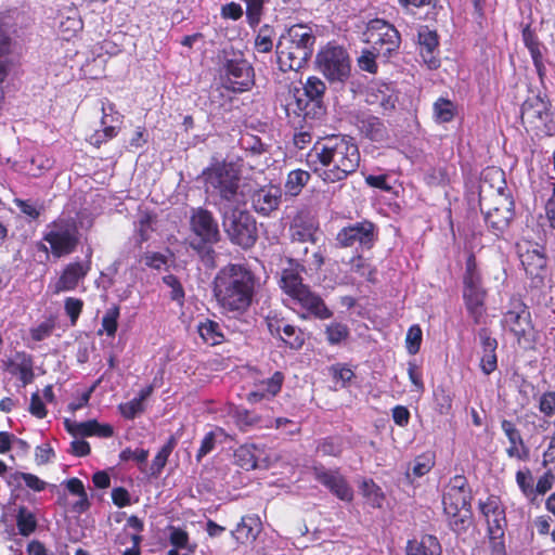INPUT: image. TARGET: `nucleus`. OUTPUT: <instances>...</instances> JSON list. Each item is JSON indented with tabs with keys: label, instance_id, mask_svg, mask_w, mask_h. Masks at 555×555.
Segmentation results:
<instances>
[{
	"label": "nucleus",
	"instance_id": "nucleus-35",
	"mask_svg": "<svg viewBox=\"0 0 555 555\" xmlns=\"http://www.w3.org/2000/svg\"><path fill=\"white\" fill-rule=\"evenodd\" d=\"M310 179L311 175L309 171L302 169H295L289 171L284 185L286 194L291 196L299 195Z\"/></svg>",
	"mask_w": 555,
	"mask_h": 555
},
{
	"label": "nucleus",
	"instance_id": "nucleus-62",
	"mask_svg": "<svg viewBox=\"0 0 555 555\" xmlns=\"http://www.w3.org/2000/svg\"><path fill=\"white\" fill-rule=\"evenodd\" d=\"M54 328V324L52 321L47 320L41 322L35 327L30 328V337L35 341H40L47 337H49Z\"/></svg>",
	"mask_w": 555,
	"mask_h": 555
},
{
	"label": "nucleus",
	"instance_id": "nucleus-13",
	"mask_svg": "<svg viewBox=\"0 0 555 555\" xmlns=\"http://www.w3.org/2000/svg\"><path fill=\"white\" fill-rule=\"evenodd\" d=\"M206 186L218 193L222 201L232 203L240 189V171L232 163L216 162L203 170Z\"/></svg>",
	"mask_w": 555,
	"mask_h": 555
},
{
	"label": "nucleus",
	"instance_id": "nucleus-29",
	"mask_svg": "<svg viewBox=\"0 0 555 555\" xmlns=\"http://www.w3.org/2000/svg\"><path fill=\"white\" fill-rule=\"evenodd\" d=\"M501 428L509 442V447L506 449L507 455L518 460L527 459L528 449L524 443L520 431L516 428L514 423L508 420H503L501 423Z\"/></svg>",
	"mask_w": 555,
	"mask_h": 555
},
{
	"label": "nucleus",
	"instance_id": "nucleus-55",
	"mask_svg": "<svg viewBox=\"0 0 555 555\" xmlns=\"http://www.w3.org/2000/svg\"><path fill=\"white\" fill-rule=\"evenodd\" d=\"M13 202L20 211L31 220H37L41 215V210H43L42 205L37 206L30 199L15 198Z\"/></svg>",
	"mask_w": 555,
	"mask_h": 555
},
{
	"label": "nucleus",
	"instance_id": "nucleus-15",
	"mask_svg": "<svg viewBox=\"0 0 555 555\" xmlns=\"http://www.w3.org/2000/svg\"><path fill=\"white\" fill-rule=\"evenodd\" d=\"M365 42L376 54L389 59L397 53L401 44V36L398 29L382 18L371 20L364 31Z\"/></svg>",
	"mask_w": 555,
	"mask_h": 555
},
{
	"label": "nucleus",
	"instance_id": "nucleus-59",
	"mask_svg": "<svg viewBox=\"0 0 555 555\" xmlns=\"http://www.w3.org/2000/svg\"><path fill=\"white\" fill-rule=\"evenodd\" d=\"M379 56L375 51L364 50L362 55L358 60L359 67L367 72L370 74H375L377 72L376 57Z\"/></svg>",
	"mask_w": 555,
	"mask_h": 555
},
{
	"label": "nucleus",
	"instance_id": "nucleus-17",
	"mask_svg": "<svg viewBox=\"0 0 555 555\" xmlns=\"http://www.w3.org/2000/svg\"><path fill=\"white\" fill-rule=\"evenodd\" d=\"M318 69L331 82H345L350 76V57L348 52L339 47L327 44L315 57Z\"/></svg>",
	"mask_w": 555,
	"mask_h": 555
},
{
	"label": "nucleus",
	"instance_id": "nucleus-42",
	"mask_svg": "<svg viewBox=\"0 0 555 555\" xmlns=\"http://www.w3.org/2000/svg\"><path fill=\"white\" fill-rule=\"evenodd\" d=\"M21 480H23L28 488L38 492L44 490L47 486V483L36 475L20 472H16L10 476L9 483L20 486Z\"/></svg>",
	"mask_w": 555,
	"mask_h": 555
},
{
	"label": "nucleus",
	"instance_id": "nucleus-46",
	"mask_svg": "<svg viewBox=\"0 0 555 555\" xmlns=\"http://www.w3.org/2000/svg\"><path fill=\"white\" fill-rule=\"evenodd\" d=\"M163 283L168 286L170 292V299L177 301L179 304H183L185 298L184 288L179 280V278L175 274H167L162 278Z\"/></svg>",
	"mask_w": 555,
	"mask_h": 555
},
{
	"label": "nucleus",
	"instance_id": "nucleus-11",
	"mask_svg": "<svg viewBox=\"0 0 555 555\" xmlns=\"http://www.w3.org/2000/svg\"><path fill=\"white\" fill-rule=\"evenodd\" d=\"M42 240L49 244L54 258L68 256L80 244L78 224L73 218L59 217L47 225Z\"/></svg>",
	"mask_w": 555,
	"mask_h": 555
},
{
	"label": "nucleus",
	"instance_id": "nucleus-48",
	"mask_svg": "<svg viewBox=\"0 0 555 555\" xmlns=\"http://www.w3.org/2000/svg\"><path fill=\"white\" fill-rule=\"evenodd\" d=\"M246 4V18L248 24L254 27L260 22L264 0H243Z\"/></svg>",
	"mask_w": 555,
	"mask_h": 555
},
{
	"label": "nucleus",
	"instance_id": "nucleus-28",
	"mask_svg": "<svg viewBox=\"0 0 555 555\" xmlns=\"http://www.w3.org/2000/svg\"><path fill=\"white\" fill-rule=\"evenodd\" d=\"M494 193H507L505 173L498 167H487L481 172V183L479 190V198L481 195Z\"/></svg>",
	"mask_w": 555,
	"mask_h": 555
},
{
	"label": "nucleus",
	"instance_id": "nucleus-41",
	"mask_svg": "<svg viewBox=\"0 0 555 555\" xmlns=\"http://www.w3.org/2000/svg\"><path fill=\"white\" fill-rule=\"evenodd\" d=\"M279 337L286 347H302L305 344V333L299 327L288 323L284 325Z\"/></svg>",
	"mask_w": 555,
	"mask_h": 555
},
{
	"label": "nucleus",
	"instance_id": "nucleus-57",
	"mask_svg": "<svg viewBox=\"0 0 555 555\" xmlns=\"http://www.w3.org/2000/svg\"><path fill=\"white\" fill-rule=\"evenodd\" d=\"M266 325L273 336H280L287 322L275 311H270L264 318Z\"/></svg>",
	"mask_w": 555,
	"mask_h": 555
},
{
	"label": "nucleus",
	"instance_id": "nucleus-45",
	"mask_svg": "<svg viewBox=\"0 0 555 555\" xmlns=\"http://www.w3.org/2000/svg\"><path fill=\"white\" fill-rule=\"evenodd\" d=\"M119 318V307L114 306L109 308L102 318V327L99 330V333H106L108 336H114L117 327Z\"/></svg>",
	"mask_w": 555,
	"mask_h": 555
},
{
	"label": "nucleus",
	"instance_id": "nucleus-40",
	"mask_svg": "<svg viewBox=\"0 0 555 555\" xmlns=\"http://www.w3.org/2000/svg\"><path fill=\"white\" fill-rule=\"evenodd\" d=\"M434 465H435V462H434V456L431 454H429V453L421 454L414 459L413 463L408 468L406 477L410 478L411 472L415 477H423L424 475H426L427 473H429L431 470Z\"/></svg>",
	"mask_w": 555,
	"mask_h": 555
},
{
	"label": "nucleus",
	"instance_id": "nucleus-7",
	"mask_svg": "<svg viewBox=\"0 0 555 555\" xmlns=\"http://www.w3.org/2000/svg\"><path fill=\"white\" fill-rule=\"evenodd\" d=\"M470 501L472 490L467 479L463 475L452 477L443 491L442 504L449 525L456 533L466 531L470 524Z\"/></svg>",
	"mask_w": 555,
	"mask_h": 555
},
{
	"label": "nucleus",
	"instance_id": "nucleus-51",
	"mask_svg": "<svg viewBox=\"0 0 555 555\" xmlns=\"http://www.w3.org/2000/svg\"><path fill=\"white\" fill-rule=\"evenodd\" d=\"M284 375L281 372H275L270 378L262 380L258 386L266 393V396H276L283 385Z\"/></svg>",
	"mask_w": 555,
	"mask_h": 555
},
{
	"label": "nucleus",
	"instance_id": "nucleus-14",
	"mask_svg": "<svg viewBox=\"0 0 555 555\" xmlns=\"http://www.w3.org/2000/svg\"><path fill=\"white\" fill-rule=\"evenodd\" d=\"M222 227L231 244L244 250L253 248L258 240L256 219L247 210L233 209L223 217Z\"/></svg>",
	"mask_w": 555,
	"mask_h": 555
},
{
	"label": "nucleus",
	"instance_id": "nucleus-30",
	"mask_svg": "<svg viewBox=\"0 0 555 555\" xmlns=\"http://www.w3.org/2000/svg\"><path fill=\"white\" fill-rule=\"evenodd\" d=\"M406 555H441V545L435 535L425 534L420 540L408 541Z\"/></svg>",
	"mask_w": 555,
	"mask_h": 555
},
{
	"label": "nucleus",
	"instance_id": "nucleus-8",
	"mask_svg": "<svg viewBox=\"0 0 555 555\" xmlns=\"http://www.w3.org/2000/svg\"><path fill=\"white\" fill-rule=\"evenodd\" d=\"M521 124L538 137L555 134V112L550 98L541 92L529 95L521 104Z\"/></svg>",
	"mask_w": 555,
	"mask_h": 555
},
{
	"label": "nucleus",
	"instance_id": "nucleus-5",
	"mask_svg": "<svg viewBox=\"0 0 555 555\" xmlns=\"http://www.w3.org/2000/svg\"><path fill=\"white\" fill-rule=\"evenodd\" d=\"M325 83L317 76L308 77L302 93H295L285 105L288 122L293 128H302L307 120L320 118L324 112Z\"/></svg>",
	"mask_w": 555,
	"mask_h": 555
},
{
	"label": "nucleus",
	"instance_id": "nucleus-3",
	"mask_svg": "<svg viewBox=\"0 0 555 555\" xmlns=\"http://www.w3.org/2000/svg\"><path fill=\"white\" fill-rule=\"evenodd\" d=\"M305 271L302 264L291 259L289 267L284 268L281 272V289L289 296L294 305L299 307L302 318L312 317L318 320L332 318L333 312L323 298L304 283L301 273Z\"/></svg>",
	"mask_w": 555,
	"mask_h": 555
},
{
	"label": "nucleus",
	"instance_id": "nucleus-32",
	"mask_svg": "<svg viewBox=\"0 0 555 555\" xmlns=\"http://www.w3.org/2000/svg\"><path fill=\"white\" fill-rule=\"evenodd\" d=\"M197 330L203 341L210 347L225 341L222 325L217 321L206 319L204 322L199 323Z\"/></svg>",
	"mask_w": 555,
	"mask_h": 555
},
{
	"label": "nucleus",
	"instance_id": "nucleus-12",
	"mask_svg": "<svg viewBox=\"0 0 555 555\" xmlns=\"http://www.w3.org/2000/svg\"><path fill=\"white\" fill-rule=\"evenodd\" d=\"M504 328L512 333L518 345H530L534 338V326L529 307L520 295L511 296L503 313Z\"/></svg>",
	"mask_w": 555,
	"mask_h": 555
},
{
	"label": "nucleus",
	"instance_id": "nucleus-26",
	"mask_svg": "<svg viewBox=\"0 0 555 555\" xmlns=\"http://www.w3.org/2000/svg\"><path fill=\"white\" fill-rule=\"evenodd\" d=\"M64 424L67 431L73 436L80 435L109 438L114 434L113 427L111 425L100 424L95 420H90L81 423L65 420Z\"/></svg>",
	"mask_w": 555,
	"mask_h": 555
},
{
	"label": "nucleus",
	"instance_id": "nucleus-34",
	"mask_svg": "<svg viewBox=\"0 0 555 555\" xmlns=\"http://www.w3.org/2000/svg\"><path fill=\"white\" fill-rule=\"evenodd\" d=\"M522 42L525 47L528 49L532 63L544 61L543 52H542V43L539 40L534 29L531 28L530 25H526L521 31Z\"/></svg>",
	"mask_w": 555,
	"mask_h": 555
},
{
	"label": "nucleus",
	"instance_id": "nucleus-33",
	"mask_svg": "<svg viewBox=\"0 0 555 555\" xmlns=\"http://www.w3.org/2000/svg\"><path fill=\"white\" fill-rule=\"evenodd\" d=\"M433 114L437 122L447 124L456 116L457 106L451 100L440 96L433 104Z\"/></svg>",
	"mask_w": 555,
	"mask_h": 555
},
{
	"label": "nucleus",
	"instance_id": "nucleus-50",
	"mask_svg": "<svg viewBox=\"0 0 555 555\" xmlns=\"http://www.w3.org/2000/svg\"><path fill=\"white\" fill-rule=\"evenodd\" d=\"M333 379L340 387H346L354 377L352 370L344 364H334L330 367Z\"/></svg>",
	"mask_w": 555,
	"mask_h": 555
},
{
	"label": "nucleus",
	"instance_id": "nucleus-25",
	"mask_svg": "<svg viewBox=\"0 0 555 555\" xmlns=\"http://www.w3.org/2000/svg\"><path fill=\"white\" fill-rule=\"evenodd\" d=\"M356 126L364 137L372 141L380 142L387 137V129L377 116L359 113L356 116Z\"/></svg>",
	"mask_w": 555,
	"mask_h": 555
},
{
	"label": "nucleus",
	"instance_id": "nucleus-23",
	"mask_svg": "<svg viewBox=\"0 0 555 555\" xmlns=\"http://www.w3.org/2000/svg\"><path fill=\"white\" fill-rule=\"evenodd\" d=\"M89 269V266H85L80 261L68 263L54 284V294L76 289L79 282L88 274Z\"/></svg>",
	"mask_w": 555,
	"mask_h": 555
},
{
	"label": "nucleus",
	"instance_id": "nucleus-16",
	"mask_svg": "<svg viewBox=\"0 0 555 555\" xmlns=\"http://www.w3.org/2000/svg\"><path fill=\"white\" fill-rule=\"evenodd\" d=\"M379 229L369 219H362L343 227L336 234L335 241L340 248L371 250L377 243Z\"/></svg>",
	"mask_w": 555,
	"mask_h": 555
},
{
	"label": "nucleus",
	"instance_id": "nucleus-56",
	"mask_svg": "<svg viewBox=\"0 0 555 555\" xmlns=\"http://www.w3.org/2000/svg\"><path fill=\"white\" fill-rule=\"evenodd\" d=\"M361 491L374 506H379L383 500L380 489L376 486L373 480H364L361 485Z\"/></svg>",
	"mask_w": 555,
	"mask_h": 555
},
{
	"label": "nucleus",
	"instance_id": "nucleus-9",
	"mask_svg": "<svg viewBox=\"0 0 555 555\" xmlns=\"http://www.w3.org/2000/svg\"><path fill=\"white\" fill-rule=\"evenodd\" d=\"M479 206L485 214V222L489 231L501 237L508 229L515 216V202L511 193H493L481 195Z\"/></svg>",
	"mask_w": 555,
	"mask_h": 555
},
{
	"label": "nucleus",
	"instance_id": "nucleus-63",
	"mask_svg": "<svg viewBox=\"0 0 555 555\" xmlns=\"http://www.w3.org/2000/svg\"><path fill=\"white\" fill-rule=\"evenodd\" d=\"M216 431H209L205 435L201 442V447L196 454L197 462H201L204 456L209 454L216 447Z\"/></svg>",
	"mask_w": 555,
	"mask_h": 555
},
{
	"label": "nucleus",
	"instance_id": "nucleus-4",
	"mask_svg": "<svg viewBox=\"0 0 555 555\" xmlns=\"http://www.w3.org/2000/svg\"><path fill=\"white\" fill-rule=\"evenodd\" d=\"M314 43L311 28L301 24L291 26L276 44L279 68L282 72L302 68L313 54Z\"/></svg>",
	"mask_w": 555,
	"mask_h": 555
},
{
	"label": "nucleus",
	"instance_id": "nucleus-31",
	"mask_svg": "<svg viewBox=\"0 0 555 555\" xmlns=\"http://www.w3.org/2000/svg\"><path fill=\"white\" fill-rule=\"evenodd\" d=\"M261 529V524L257 517L244 516L241 522L232 531V535L240 543L253 542L256 540Z\"/></svg>",
	"mask_w": 555,
	"mask_h": 555
},
{
	"label": "nucleus",
	"instance_id": "nucleus-54",
	"mask_svg": "<svg viewBox=\"0 0 555 555\" xmlns=\"http://www.w3.org/2000/svg\"><path fill=\"white\" fill-rule=\"evenodd\" d=\"M516 482L525 496L530 498L534 494L533 477L529 469L518 470L516 473Z\"/></svg>",
	"mask_w": 555,
	"mask_h": 555
},
{
	"label": "nucleus",
	"instance_id": "nucleus-22",
	"mask_svg": "<svg viewBox=\"0 0 555 555\" xmlns=\"http://www.w3.org/2000/svg\"><path fill=\"white\" fill-rule=\"evenodd\" d=\"M282 192L276 186H263L255 190L250 195L253 209L263 217L276 210L281 204Z\"/></svg>",
	"mask_w": 555,
	"mask_h": 555
},
{
	"label": "nucleus",
	"instance_id": "nucleus-52",
	"mask_svg": "<svg viewBox=\"0 0 555 555\" xmlns=\"http://www.w3.org/2000/svg\"><path fill=\"white\" fill-rule=\"evenodd\" d=\"M327 339L331 344H340L349 335V328L346 324L333 322L326 327Z\"/></svg>",
	"mask_w": 555,
	"mask_h": 555
},
{
	"label": "nucleus",
	"instance_id": "nucleus-27",
	"mask_svg": "<svg viewBox=\"0 0 555 555\" xmlns=\"http://www.w3.org/2000/svg\"><path fill=\"white\" fill-rule=\"evenodd\" d=\"M420 51L423 61L429 68L435 69L440 65V60L435 55L438 50L439 39L434 30L425 28L418 33Z\"/></svg>",
	"mask_w": 555,
	"mask_h": 555
},
{
	"label": "nucleus",
	"instance_id": "nucleus-36",
	"mask_svg": "<svg viewBox=\"0 0 555 555\" xmlns=\"http://www.w3.org/2000/svg\"><path fill=\"white\" fill-rule=\"evenodd\" d=\"M350 269L369 282H376V268L362 254H356L350 259Z\"/></svg>",
	"mask_w": 555,
	"mask_h": 555
},
{
	"label": "nucleus",
	"instance_id": "nucleus-60",
	"mask_svg": "<svg viewBox=\"0 0 555 555\" xmlns=\"http://www.w3.org/2000/svg\"><path fill=\"white\" fill-rule=\"evenodd\" d=\"M408 374L411 383L414 385L417 391L424 390V383L422 378L421 365L416 359L408 362Z\"/></svg>",
	"mask_w": 555,
	"mask_h": 555
},
{
	"label": "nucleus",
	"instance_id": "nucleus-10",
	"mask_svg": "<svg viewBox=\"0 0 555 555\" xmlns=\"http://www.w3.org/2000/svg\"><path fill=\"white\" fill-rule=\"evenodd\" d=\"M478 508L487 524L490 555H507L505 546V529L507 527L506 512L498 496L490 495L479 500Z\"/></svg>",
	"mask_w": 555,
	"mask_h": 555
},
{
	"label": "nucleus",
	"instance_id": "nucleus-53",
	"mask_svg": "<svg viewBox=\"0 0 555 555\" xmlns=\"http://www.w3.org/2000/svg\"><path fill=\"white\" fill-rule=\"evenodd\" d=\"M83 300L80 298L67 297L64 300L65 313L69 318L70 323L73 325H75L77 320L79 319L83 309Z\"/></svg>",
	"mask_w": 555,
	"mask_h": 555
},
{
	"label": "nucleus",
	"instance_id": "nucleus-39",
	"mask_svg": "<svg viewBox=\"0 0 555 555\" xmlns=\"http://www.w3.org/2000/svg\"><path fill=\"white\" fill-rule=\"evenodd\" d=\"M318 227L312 221H295L292 227V236L299 242H315Z\"/></svg>",
	"mask_w": 555,
	"mask_h": 555
},
{
	"label": "nucleus",
	"instance_id": "nucleus-58",
	"mask_svg": "<svg viewBox=\"0 0 555 555\" xmlns=\"http://www.w3.org/2000/svg\"><path fill=\"white\" fill-rule=\"evenodd\" d=\"M142 260L147 268L154 270H160L168 262L167 256L159 251H146L142 256Z\"/></svg>",
	"mask_w": 555,
	"mask_h": 555
},
{
	"label": "nucleus",
	"instance_id": "nucleus-49",
	"mask_svg": "<svg viewBox=\"0 0 555 555\" xmlns=\"http://www.w3.org/2000/svg\"><path fill=\"white\" fill-rule=\"evenodd\" d=\"M154 217L150 212L143 214L139 219L137 229L138 245L141 246L143 243L150 240V233L153 231L152 224Z\"/></svg>",
	"mask_w": 555,
	"mask_h": 555
},
{
	"label": "nucleus",
	"instance_id": "nucleus-37",
	"mask_svg": "<svg viewBox=\"0 0 555 555\" xmlns=\"http://www.w3.org/2000/svg\"><path fill=\"white\" fill-rule=\"evenodd\" d=\"M256 451L257 448L254 444L240 447L234 453L236 463L245 470L257 468L258 457Z\"/></svg>",
	"mask_w": 555,
	"mask_h": 555
},
{
	"label": "nucleus",
	"instance_id": "nucleus-38",
	"mask_svg": "<svg viewBox=\"0 0 555 555\" xmlns=\"http://www.w3.org/2000/svg\"><path fill=\"white\" fill-rule=\"evenodd\" d=\"M16 525L20 534L28 537L37 528V519L33 512L25 506H20L16 515Z\"/></svg>",
	"mask_w": 555,
	"mask_h": 555
},
{
	"label": "nucleus",
	"instance_id": "nucleus-64",
	"mask_svg": "<svg viewBox=\"0 0 555 555\" xmlns=\"http://www.w3.org/2000/svg\"><path fill=\"white\" fill-rule=\"evenodd\" d=\"M539 409L545 416L555 414V391H548L541 396Z\"/></svg>",
	"mask_w": 555,
	"mask_h": 555
},
{
	"label": "nucleus",
	"instance_id": "nucleus-6",
	"mask_svg": "<svg viewBox=\"0 0 555 555\" xmlns=\"http://www.w3.org/2000/svg\"><path fill=\"white\" fill-rule=\"evenodd\" d=\"M190 247L207 267H215L214 245L220 241L219 224L211 211L206 208H193L190 216Z\"/></svg>",
	"mask_w": 555,
	"mask_h": 555
},
{
	"label": "nucleus",
	"instance_id": "nucleus-20",
	"mask_svg": "<svg viewBox=\"0 0 555 555\" xmlns=\"http://www.w3.org/2000/svg\"><path fill=\"white\" fill-rule=\"evenodd\" d=\"M486 298L487 289L482 282L463 284V300L467 314L477 325L485 324L487 320Z\"/></svg>",
	"mask_w": 555,
	"mask_h": 555
},
{
	"label": "nucleus",
	"instance_id": "nucleus-1",
	"mask_svg": "<svg viewBox=\"0 0 555 555\" xmlns=\"http://www.w3.org/2000/svg\"><path fill=\"white\" fill-rule=\"evenodd\" d=\"M361 162L359 146L347 134L319 138L307 155L310 169L324 183H337L353 175Z\"/></svg>",
	"mask_w": 555,
	"mask_h": 555
},
{
	"label": "nucleus",
	"instance_id": "nucleus-47",
	"mask_svg": "<svg viewBox=\"0 0 555 555\" xmlns=\"http://www.w3.org/2000/svg\"><path fill=\"white\" fill-rule=\"evenodd\" d=\"M482 282L481 274L477 267V260L474 253H469L465 261V271L463 274V284Z\"/></svg>",
	"mask_w": 555,
	"mask_h": 555
},
{
	"label": "nucleus",
	"instance_id": "nucleus-21",
	"mask_svg": "<svg viewBox=\"0 0 555 555\" xmlns=\"http://www.w3.org/2000/svg\"><path fill=\"white\" fill-rule=\"evenodd\" d=\"M312 476L339 500L348 502L352 500L353 491L338 469H327L323 465H314Z\"/></svg>",
	"mask_w": 555,
	"mask_h": 555
},
{
	"label": "nucleus",
	"instance_id": "nucleus-18",
	"mask_svg": "<svg viewBox=\"0 0 555 555\" xmlns=\"http://www.w3.org/2000/svg\"><path fill=\"white\" fill-rule=\"evenodd\" d=\"M221 77L223 87L236 93L248 91L255 85L254 67L243 54L233 53L232 57H224Z\"/></svg>",
	"mask_w": 555,
	"mask_h": 555
},
{
	"label": "nucleus",
	"instance_id": "nucleus-19",
	"mask_svg": "<svg viewBox=\"0 0 555 555\" xmlns=\"http://www.w3.org/2000/svg\"><path fill=\"white\" fill-rule=\"evenodd\" d=\"M520 262L529 280L528 292L533 299L545 287V280L548 276L547 258L537 248L527 249L520 254Z\"/></svg>",
	"mask_w": 555,
	"mask_h": 555
},
{
	"label": "nucleus",
	"instance_id": "nucleus-2",
	"mask_svg": "<svg viewBox=\"0 0 555 555\" xmlns=\"http://www.w3.org/2000/svg\"><path fill=\"white\" fill-rule=\"evenodd\" d=\"M257 286V275L244 263L225 264L219 269L211 283L219 309L233 317L243 315L249 310Z\"/></svg>",
	"mask_w": 555,
	"mask_h": 555
},
{
	"label": "nucleus",
	"instance_id": "nucleus-44",
	"mask_svg": "<svg viewBox=\"0 0 555 555\" xmlns=\"http://www.w3.org/2000/svg\"><path fill=\"white\" fill-rule=\"evenodd\" d=\"M272 34H273V29L268 25H264L259 29V31L255 38V49L257 50V52L268 53L272 50V48H273Z\"/></svg>",
	"mask_w": 555,
	"mask_h": 555
},
{
	"label": "nucleus",
	"instance_id": "nucleus-43",
	"mask_svg": "<svg viewBox=\"0 0 555 555\" xmlns=\"http://www.w3.org/2000/svg\"><path fill=\"white\" fill-rule=\"evenodd\" d=\"M120 414L127 420H133L144 411L143 396L139 395L131 401L118 405Z\"/></svg>",
	"mask_w": 555,
	"mask_h": 555
},
{
	"label": "nucleus",
	"instance_id": "nucleus-61",
	"mask_svg": "<svg viewBox=\"0 0 555 555\" xmlns=\"http://www.w3.org/2000/svg\"><path fill=\"white\" fill-rule=\"evenodd\" d=\"M495 349H483V354L480 359V367L486 375L491 374L496 369V354Z\"/></svg>",
	"mask_w": 555,
	"mask_h": 555
},
{
	"label": "nucleus",
	"instance_id": "nucleus-24",
	"mask_svg": "<svg viewBox=\"0 0 555 555\" xmlns=\"http://www.w3.org/2000/svg\"><path fill=\"white\" fill-rule=\"evenodd\" d=\"M5 369L13 375H20L23 386L30 384L35 377L31 357L25 351L15 350L4 362Z\"/></svg>",
	"mask_w": 555,
	"mask_h": 555
}]
</instances>
